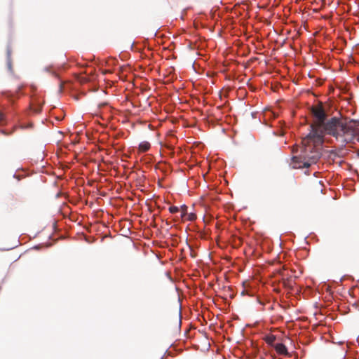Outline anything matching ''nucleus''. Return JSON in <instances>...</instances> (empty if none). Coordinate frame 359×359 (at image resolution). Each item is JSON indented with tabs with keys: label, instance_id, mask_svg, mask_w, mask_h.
Masks as SVG:
<instances>
[{
	"label": "nucleus",
	"instance_id": "nucleus-6",
	"mask_svg": "<svg viewBox=\"0 0 359 359\" xmlns=\"http://www.w3.org/2000/svg\"><path fill=\"white\" fill-rule=\"evenodd\" d=\"M53 66H48L44 68V71L46 72H49L53 74L54 76L57 77V74L55 70H52Z\"/></svg>",
	"mask_w": 359,
	"mask_h": 359
},
{
	"label": "nucleus",
	"instance_id": "nucleus-4",
	"mask_svg": "<svg viewBox=\"0 0 359 359\" xmlns=\"http://www.w3.org/2000/svg\"><path fill=\"white\" fill-rule=\"evenodd\" d=\"M150 148V144L149 142L147 141H144L140 143L139 144V149L141 151H147Z\"/></svg>",
	"mask_w": 359,
	"mask_h": 359
},
{
	"label": "nucleus",
	"instance_id": "nucleus-3",
	"mask_svg": "<svg viewBox=\"0 0 359 359\" xmlns=\"http://www.w3.org/2000/svg\"><path fill=\"white\" fill-rule=\"evenodd\" d=\"M275 349L278 354L287 355L288 351L287 347L282 343H278L275 345Z\"/></svg>",
	"mask_w": 359,
	"mask_h": 359
},
{
	"label": "nucleus",
	"instance_id": "nucleus-8",
	"mask_svg": "<svg viewBox=\"0 0 359 359\" xmlns=\"http://www.w3.org/2000/svg\"><path fill=\"white\" fill-rule=\"evenodd\" d=\"M169 211L170 213L175 214L180 211V208L177 206H170L169 208Z\"/></svg>",
	"mask_w": 359,
	"mask_h": 359
},
{
	"label": "nucleus",
	"instance_id": "nucleus-5",
	"mask_svg": "<svg viewBox=\"0 0 359 359\" xmlns=\"http://www.w3.org/2000/svg\"><path fill=\"white\" fill-rule=\"evenodd\" d=\"M11 51L9 48L7 49V67L9 71L12 70V65L11 60Z\"/></svg>",
	"mask_w": 359,
	"mask_h": 359
},
{
	"label": "nucleus",
	"instance_id": "nucleus-10",
	"mask_svg": "<svg viewBox=\"0 0 359 359\" xmlns=\"http://www.w3.org/2000/svg\"><path fill=\"white\" fill-rule=\"evenodd\" d=\"M275 340V337L273 336L269 337L266 341L269 344H272Z\"/></svg>",
	"mask_w": 359,
	"mask_h": 359
},
{
	"label": "nucleus",
	"instance_id": "nucleus-1",
	"mask_svg": "<svg viewBox=\"0 0 359 359\" xmlns=\"http://www.w3.org/2000/svg\"><path fill=\"white\" fill-rule=\"evenodd\" d=\"M312 114L315 123L310 126L311 130L306 135V141L319 145L323 144L325 135H327L334 137L340 146L344 147L355 139L358 130L351 123L343 121L336 116L327 118L322 107L313 109Z\"/></svg>",
	"mask_w": 359,
	"mask_h": 359
},
{
	"label": "nucleus",
	"instance_id": "nucleus-7",
	"mask_svg": "<svg viewBox=\"0 0 359 359\" xmlns=\"http://www.w3.org/2000/svg\"><path fill=\"white\" fill-rule=\"evenodd\" d=\"M187 214V207L185 205L181 206V215L180 217L184 218L185 215Z\"/></svg>",
	"mask_w": 359,
	"mask_h": 359
},
{
	"label": "nucleus",
	"instance_id": "nucleus-9",
	"mask_svg": "<svg viewBox=\"0 0 359 359\" xmlns=\"http://www.w3.org/2000/svg\"><path fill=\"white\" fill-rule=\"evenodd\" d=\"M0 122L1 123H4L6 122V116L4 114L0 113Z\"/></svg>",
	"mask_w": 359,
	"mask_h": 359
},
{
	"label": "nucleus",
	"instance_id": "nucleus-13",
	"mask_svg": "<svg viewBox=\"0 0 359 359\" xmlns=\"http://www.w3.org/2000/svg\"><path fill=\"white\" fill-rule=\"evenodd\" d=\"M194 219V215H190L189 219L193 220Z\"/></svg>",
	"mask_w": 359,
	"mask_h": 359
},
{
	"label": "nucleus",
	"instance_id": "nucleus-11",
	"mask_svg": "<svg viewBox=\"0 0 359 359\" xmlns=\"http://www.w3.org/2000/svg\"><path fill=\"white\" fill-rule=\"evenodd\" d=\"M1 133L6 135H8L12 133V132H8L6 130H4V129L1 130Z\"/></svg>",
	"mask_w": 359,
	"mask_h": 359
},
{
	"label": "nucleus",
	"instance_id": "nucleus-2",
	"mask_svg": "<svg viewBox=\"0 0 359 359\" xmlns=\"http://www.w3.org/2000/svg\"><path fill=\"white\" fill-rule=\"evenodd\" d=\"M306 136L302 140L303 147L299 156L292 157L294 168H309L315 164L322 155L321 147L323 144H317L313 142L306 141Z\"/></svg>",
	"mask_w": 359,
	"mask_h": 359
},
{
	"label": "nucleus",
	"instance_id": "nucleus-12",
	"mask_svg": "<svg viewBox=\"0 0 359 359\" xmlns=\"http://www.w3.org/2000/svg\"><path fill=\"white\" fill-rule=\"evenodd\" d=\"M28 127H32V124L29 125L28 126H21V128H27Z\"/></svg>",
	"mask_w": 359,
	"mask_h": 359
}]
</instances>
